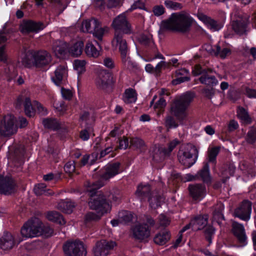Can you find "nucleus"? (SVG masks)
Returning a JSON list of instances; mask_svg holds the SVG:
<instances>
[{
    "label": "nucleus",
    "mask_w": 256,
    "mask_h": 256,
    "mask_svg": "<svg viewBox=\"0 0 256 256\" xmlns=\"http://www.w3.org/2000/svg\"><path fill=\"white\" fill-rule=\"evenodd\" d=\"M192 18L185 12L172 13L170 18L162 22V30H170L182 33L188 32L192 24Z\"/></svg>",
    "instance_id": "obj_1"
},
{
    "label": "nucleus",
    "mask_w": 256,
    "mask_h": 256,
    "mask_svg": "<svg viewBox=\"0 0 256 256\" xmlns=\"http://www.w3.org/2000/svg\"><path fill=\"white\" fill-rule=\"evenodd\" d=\"M112 78L110 74L106 70H102L96 78V84L99 88L105 89L110 84Z\"/></svg>",
    "instance_id": "obj_21"
},
{
    "label": "nucleus",
    "mask_w": 256,
    "mask_h": 256,
    "mask_svg": "<svg viewBox=\"0 0 256 256\" xmlns=\"http://www.w3.org/2000/svg\"><path fill=\"white\" fill-rule=\"evenodd\" d=\"M193 153L198 155L196 148L191 145L187 144L182 146L178 153L179 162L186 168H190L196 162V158L193 157Z\"/></svg>",
    "instance_id": "obj_3"
},
{
    "label": "nucleus",
    "mask_w": 256,
    "mask_h": 256,
    "mask_svg": "<svg viewBox=\"0 0 256 256\" xmlns=\"http://www.w3.org/2000/svg\"><path fill=\"white\" fill-rule=\"evenodd\" d=\"M52 50L56 56H64L68 52V44L63 41H54L52 44Z\"/></svg>",
    "instance_id": "obj_25"
},
{
    "label": "nucleus",
    "mask_w": 256,
    "mask_h": 256,
    "mask_svg": "<svg viewBox=\"0 0 256 256\" xmlns=\"http://www.w3.org/2000/svg\"><path fill=\"white\" fill-rule=\"evenodd\" d=\"M133 236L138 240H143L150 235V230L146 224H136L132 228Z\"/></svg>",
    "instance_id": "obj_18"
},
{
    "label": "nucleus",
    "mask_w": 256,
    "mask_h": 256,
    "mask_svg": "<svg viewBox=\"0 0 256 256\" xmlns=\"http://www.w3.org/2000/svg\"><path fill=\"white\" fill-rule=\"evenodd\" d=\"M218 152V148H213L210 150L208 153V162L216 164V158Z\"/></svg>",
    "instance_id": "obj_54"
},
{
    "label": "nucleus",
    "mask_w": 256,
    "mask_h": 256,
    "mask_svg": "<svg viewBox=\"0 0 256 256\" xmlns=\"http://www.w3.org/2000/svg\"><path fill=\"white\" fill-rule=\"evenodd\" d=\"M84 46L82 41H78L70 46L68 44V52L73 56H80L82 52Z\"/></svg>",
    "instance_id": "obj_29"
},
{
    "label": "nucleus",
    "mask_w": 256,
    "mask_h": 256,
    "mask_svg": "<svg viewBox=\"0 0 256 256\" xmlns=\"http://www.w3.org/2000/svg\"><path fill=\"white\" fill-rule=\"evenodd\" d=\"M106 212L99 210H96V212H88L85 216V221L86 222L98 221L100 219L102 216Z\"/></svg>",
    "instance_id": "obj_43"
},
{
    "label": "nucleus",
    "mask_w": 256,
    "mask_h": 256,
    "mask_svg": "<svg viewBox=\"0 0 256 256\" xmlns=\"http://www.w3.org/2000/svg\"><path fill=\"white\" fill-rule=\"evenodd\" d=\"M232 232L238 242L244 246L246 244V236L244 227L242 224L236 222L232 223Z\"/></svg>",
    "instance_id": "obj_19"
},
{
    "label": "nucleus",
    "mask_w": 256,
    "mask_h": 256,
    "mask_svg": "<svg viewBox=\"0 0 256 256\" xmlns=\"http://www.w3.org/2000/svg\"><path fill=\"white\" fill-rule=\"evenodd\" d=\"M112 26L114 30V33L116 32L122 34L132 33L131 25L124 13L120 14L113 20Z\"/></svg>",
    "instance_id": "obj_6"
},
{
    "label": "nucleus",
    "mask_w": 256,
    "mask_h": 256,
    "mask_svg": "<svg viewBox=\"0 0 256 256\" xmlns=\"http://www.w3.org/2000/svg\"><path fill=\"white\" fill-rule=\"evenodd\" d=\"M130 146L134 147L136 150L140 152L146 150V144L144 141L138 137L132 138L130 140Z\"/></svg>",
    "instance_id": "obj_36"
},
{
    "label": "nucleus",
    "mask_w": 256,
    "mask_h": 256,
    "mask_svg": "<svg viewBox=\"0 0 256 256\" xmlns=\"http://www.w3.org/2000/svg\"><path fill=\"white\" fill-rule=\"evenodd\" d=\"M34 66L41 68L48 64L52 61L50 54L46 50H42L32 53Z\"/></svg>",
    "instance_id": "obj_13"
},
{
    "label": "nucleus",
    "mask_w": 256,
    "mask_h": 256,
    "mask_svg": "<svg viewBox=\"0 0 256 256\" xmlns=\"http://www.w3.org/2000/svg\"><path fill=\"white\" fill-rule=\"evenodd\" d=\"M246 142L252 144L256 140V128H252L248 132L246 138Z\"/></svg>",
    "instance_id": "obj_53"
},
{
    "label": "nucleus",
    "mask_w": 256,
    "mask_h": 256,
    "mask_svg": "<svg viewBox=\"0 0 256 256\" xmlns=\"http://www.w3.org/2000/svg\"><path fill=\"white\" fill-rule=\"evenodd\" d=\"M152 12L154 16H159L165 12V9L162 5H157L154 6Z\"/></svg>",
    "instance_id": "obj_58"
},
{
    "label": "nucleus",
    "mask_w": 256,
    "mask_h": 256,
    "mask_svg": "<svg viewBox=\"0 0 256 256\" xmlns=\"http://www.w3.org/2000/svg\"><path fill=\"white\" fill-rule=\"evenodd\" d=\"M16 190V184L11 176L0 175V194L10 195Z\"/></svg>",
    "instance_id": "obj_11"
},
{
    "label": "nucleus",
    "mask_w": 256,
    "mask_h": 256,
    "mask_svg": "<svg viewBox=\"0 0 256 256\" xmlns=\"http://www.w3.org/2000/svg\"><path fill=\"white\" fill-rule=\"evenodd\" d=\"M118 218L122 222L126 223L132 220L133 214L130 212L122 210L119 212Z\"/></svg>",
    "instance_id": "obj_48"
},
{
    "label": "nucleus",
    "mask_w": 256,
    "mask_h": 256,
    "mask_svg": "<svg viewBox=\"0 0 256 256\" xmlns=\"http://www.w3.org/2000/svg\"><path fill=\"white\" fill-rule=\"evenodd\" d=\"M224 208V206L222 203L218 204L215 207L214 210L213 212V218L218 223H219L221 220L224 219V216L222 214Z\"/></svg>",
    "instance_id": "obj_44"
},
{
    "label": "nucleus",
    "mask_w": 256,
    "mask_h": 256,
    "mask_svg": "<svg viewBox=\"0 0 256 256\" xmlns=\"http://www.w3.org/2000/svg\"><path fill=\"white\" fill-rule=\"evenodd\" d=\"M46 218L49 220L58 222L60 224L66 223L62 215L56 211L48 212L47 213Z\"/></svg>",
    "instance_id": "obj_38"
},
{
    "label": "nucleus",
    "mask_w": 256,
    "mask_h": 256,
    "mask_svg": "<svg viewBox=\"0 0 256 256\" xmlns=\"http://www.w3.org/2000/svg\"><path fill=\"white\" fill-rule=\"evenodd\" d=\"M63 250L66 256H86V251L83 243L80 241L66 242Z\"/></svg>",
    "instance_id": "obj_7"
},
{
    "label": "nucleus",
    "mask_w": 256,
    "mask_h": 256,
    "mask_svg": "<svg viewBox=\"0 0 256 256\" xmlns=\"http://www.w3.org/2000/svg\"><path fill=\"white\" fill-rule=\"evenodd\" d=\"M237 116L241 120L242 122L246 124H249L251 122L252 120L248 111L242 107H238L237 110Z\"/></svg>",
    "instance_id": "obj_40"
},
{
    "label": "nucleus",
    "mask_w": 256,
    "mask_h": 256,
    "mask_svg": "<svg viewBox=\"0 0 256 256\" xmlns=\"http://www.w3.org/2000/svg\"><path fill=\"white\" fill-rule=\"evenodd\" d=\"M54 106L60 114H63L66 110V106L64 101H58L54 102Z\"/></svg>",
    "instance_id": "obj_57"
},
{
    "label": "nucleus",
    "mask_w": 256,
    "mask_h": 256,
    "mask_svg": "<svg viewBox=\"0 0 256 256\" xmlns=\"http://www.w3.org/2000/svg\"><path fill=\"white\" fill-rule=\"evenodd\" d=\"M180 144V141L175 138L170 140L168 144V148H158L157 152H156L154 156V159L156 161L163 160L166 156L170 155L174 148Z\"/></svg>",
    "instance_id": "obj_16"
},
{
    "label": "nucleus",
    "mask_w": 256,
    "mask_h": 256,
    "mask_svg": "<svg viewBox=\"0 0 256 256\" xmlns=\"http://www.w3.org/2000/svg\"><path fill=\"white\" fill-rule=\"evenodd\" d=\"M4 74L8 81H10L15 78L18 76V72L14 66L10 64L5 68Z\"/></svg>",
    "instance_id": "obj_41"
},
{
    "label": "nucleus",
    "mask_w": 256,
    "mask_h": 256,
    "mask_svg": "<svg viewBox=\"0 0 256 256\" xmlns=\"http://www.w3.org/2000/svg\"><path fill=\"white\" fill-rule=\"evenodd\" d=\"M51 1L56 4L54 10L58 16L68 6V2L64 0H51Z\"/></svg>",
    "instance_id": "obj_46"
},
{
    "label": "nucleus",
    "mask_w": 256,
    "mask_h": 256,
    "mask_svg": "<svg viewBox=\"0 0 256 256\" xmlns=\"http://www.w3.org/2000/svg\"><path fill=\"white\" fill-rule=\"evenodd\" d=\"M188 189L190 196L196 200L202 198L206 192L205 186L202 184L190 185Z\"/></svg>",
    "instance_id": "obj_22"
},
{
    "label": "nucleus",
    "mask_w": 256,
    "mask_h": 256,
    "mask_svg": "<svg viewBox=\"0 0 256 256\" xmlns=\"http://www.w3.org/2000/svg\"><path fill=\"white\" fill-rule=\"evenodd\" d=\"M208 51L212 54L218 56L222 58H225L230 54V50L229 48H226L222 49L218 44L216 45L214 48H210Z\"/></svg>",
    "instance_id": "obj_28"
},
{
    "label": "nucleus",
    "mask_w": 256,
    "mask_h": 256,
    "mask_svg": "<svg viewBox=\"0 0 256 256\" xmlns=\"http://www.w3.org/2000/svg\"><path fill=\"white\" fill-rule=\"evenodd\" d=\"M198 17L212 31L219 30L223 26L221 22L216 21L210 17L202 14H199Z\"/></svg>",
    "instance_id": "obj_24"
},
{
    "label": "nucleus",
    "mask_w": 256,
    "mask_h": 256,
    "mask_svg": "<svg viewBox=\"0 0 256 256\" xmlns=\"http://www.w3.org/2000/svg\"><path fill=\"white\" fill-rule=\"evenodd\" d=\"M42 124L45 128L54 130H58L60 128V123L54 118H46L42 120Z\"/></svg>",
    "instance_id": "obj_31"
},
{
    "label": "nucleus",
    "mask_w": 256,
    "mask_h": 256,
    "mask_svg": "<svg viewBox=\"0 0 256 256\" xmlns=\"http://www.w3.org/2000/svg\"><path fill=\"white\" fill-rule=\"evenodd\" d=\"M48 190H46V187L44 184H38L34 188V193L38 196L52 194V192H49Z\"/></svg>",
    "instance_id": "obj_50"
},
{
    "label": "nucleus",
    "mask_w": 256,
    "mask_h": 256,
    "mask_svg": "<svg viewBox=\"0 0 256 256\" xmlns=\"http://www.w3.org/2000/svg\"><path fill=\"white\" fill-rule=\"evenodd\" d=\"M116 242L112 241L101 240L98 241L93 248V253L94 256H106L109 250L116 246Z\"/></svg>",
    "instance_id": "obj_12"
},
{
    "label": "nucleus",
    "mask_w": 256,
    "mask_h": 256,
    "mask_svg": "<svg viewBox=\"0 0 256 256\" xmlns=\"http://www.w3.org/2000/svg\"><path fill=\"white\" fill-rule=\"evenodd\" d=\"M68 70L64 66H59L54 71V75L52 80L57 86L61 84L62 80L67 76Z\"/></svg>",
    "instance_id": "obj_26"
},
{
    "label": "nucleus",
    "mask_w": 256,
    "mask_h": 256,
    "mask_svg": "<svg viewBox=\"0 0 256 256\" xmlns=\"http://www.w3.org/2000/svg\"><path fill=\"white\" fill-rule=\"evenodd\" d=\"M64 169L66 173L72 174L75 170V164L73 161L68 162L64 166Z\"/></svg>",
    "instance_id": "obj_59"
},
{
    "label": "nucleus",
    "mask_w": 256,
    "mask_h": 256,
    "mask_svg": "<svg viewBox=\"0 0 256 256\" xmlns=\"http://www.w3.org/2000/svg\"><path fill=\"white\" fill-rule=\"evenodd\" d=\"M76 204L74 202L68 200H61L57 205V208L66 214L72 212Z\"/></svg>",
    "instance_id": "obj_27"
},
{
    "label": "nucleus",
    "mask_w": 256,
    "mask_h": 256,
    "mask_svg": "<svg viewBox=\"0 0 256 256\" xmlns=\"http://www.w3.org/2000/svg\"><path fill=\"white\" fill-rule=\"evenodd\" d=\"M194 98V94L190 92H186L176 98L170 106L171 114L180 120H186L188 116L186 110Z\"/></svg>",
    "instance_id": "obj_2"
},
{
    "label": "nucleus",
    "mask_w": 256,
    "mask_h": 256,
    "mask_svg": "<svg viewBox=\"0 0 256 256\" xmlns=\"http://www.w3.org/2000/svg\"><path fill=\"white\" fill-rule=\"evenodd\" d=\"M86 62L84 60H76L74 61V66L77 70L78 74H80L85 71Z\"/></svg>",
    "instance_id": "obj_49"
},
{
    "label": "nucleus",
    "mask_w": 256,
    "mask_h": 256,
    "mask_svg": "<svg viewBox=\"0 0 256 256\" xmlns=\"http://www.w3.org/2000/svg\"><path fill=\"white\" fill-rule=\"evenodd\" d=\"M44 28V24L40 22H36L32 20L24 21L20 25V32L23 34L38 32Z\"/></svg>",
    "instance_id": "obj_17"
},
{
    "label": "nucleus",
    "mask_w": 256,
    "mask_h": 256,
    "mask_svg": "<svg viewBox=\"0 0 256 256\" xmlns=\"http://www.w3.org/2000/svg\"><path fill=\"white\" fill-rule=\"evenodd\" d=\"M212 72L210 69L208 70L207 72ZM199 80L202 84L208 86H214L218 84V81L214 76H210L208 72L203 74L200 78Z\"/></svg>",
    "instance_id": "obj_30"
},
{
    "label": "nucleus",
    "mask_w": 256,
    "mask_h": 256,
    "mask_svg": "<svg viewBox=\"0 0 256 256\" xmlns=\"http://www.w3.org/2000/svg\"><path fill=\"white\" fill-rule=\"evenodd\" d=\"M236 20L232 22V27L235 32L238 34H242L246 32L249 16L246 14L235 15Z\"/></svg>",
    "instance_id": "obj_15"
},
{
    "label": "nucleus",
    "mask_w": 256,
    "mask_h": 256,
    "mask_svg": "<svg viewBox=\"0 0 256 256\" xmlns=\"http://www.w3.org/2000/svg\"><path fill=\"white\" fill-rule=\"evenodd\" d=\"M159 224L162 226H166L170 223V220L164 214H160L158 218Z\"/></svg>",
    "instance_id": "obj_63"
},
{
    "label": "nucleus",
    "mask_w": 256,
    "mask_h": 256,
    "mask_svg": "<svg viewBox=\"0 0 256 256\" xmlns=\"http://www.w3.org/2000/svg\"><path fill=\"white\" fill-rule=\"evenodd\" d=\"M208 214L200 215L195 217L190 221L192 228L194 230H200L208 224Z\"/></svg>",
    "instance_id": "obj_23"
},
{
    "label": "nucleus",
    "mask_w": 256,
    "mask_h": 256,
    "mask_svg": "<svg viewBox=\"0 0 256 256\" xmlns=\"http://www.w3.org/2000/svg\"><path fill=\"white\" fill-rule=\"evenodd\" d=\"M166 104V100L164 97H160L159 100L156 102L154 108H164Z\"/></svg>",
    "instance_id": "obj_62"
},
{
    "label": "nucleus",
    "mask_w": 256,
    "mask_h": 256,
    "mask_svg": "<svg viewBox=\"0 0 256 256\" xmlns=\"http://www.w3.org/2000/svg\"><path fill=\"white\" fill-rule=\"evenodd\" d=\"M208 70H202V67L200 65H196L194 69L192 70V74L194 76H198L200 74L203 75V74L206 73Z\"/></svg>",
    "instance_id": "obj_64"
},
{
    "label": "nucleus",
    "mask_w": 256,
    "mask_h": 256,
    "mask_svg": "<svg viewBox=\"0 0 256 256\" xmlns=\"http://www.w3.org/2000/svg\"><path fill=\"white\" fill-rule=\"evenodd\" d=\"M98 20L95 18H92L90 20H86L82 22V30L84 32H92L96 29Z\"/></svg>",
    "instance_id": "obj_33"
},
{
    "label": "nucleus",
    "mask_w": 256,
    "mask_h": 256,
    "mask_svg": "<svg viewBox=\"0 0 256 256\" xmlns=\"http://www.w3.org/2000/svg\"><path fill=\"white\" fill-rule=\"evenodd\" d=\"M198 178L200 177L204 182L210 183L211 177L210 174L209 165L208 162L204 164L203 168L197 174Z\"/></svg>",
    "instance_id": "obj_32"
},
{
    "label": "nucleus",
    "mask_w": 256,
    "mask_h": 256,
    "mask_svg": "<svg viewBox=\"0 0 256 256\" xmlns=\"http://www.w3.org/2000/svg\"><path fill=\"white\" fill-rule=\"evenodd\" d=\"M164 4L167 8L174 10H180L183 8L182 4L172 0H164Z\"/></svg>",
    "instance_id": "obj_47"
},
{
    "label": "nucleus",
    "mask_w": 256,
    "mask_h": 256,
    "mask_svg": "<svg viewBox=\"0 0 256 256\" xmlns=\"http://www.w3.org/2000/svg\"><path fill=\"white\" fill-rule=\"evenodd\" d=\"M119 162H114L106 165L100 174V180L106 181L120 172Z\"/></svg>",
    "instance_id": "obj_14"
},
{
    "label": "nucleus",
    "mask_w": 256,
    "mask_h": 256,
    "mask_svg": "<svg viewBox=\"0 0 256 256\" xmlns=\"http://www.w3.org/2000/svg\"><path fill=\"white\" fill-rule=\"evenodd\" d=\"M60 174H54L53 173H49L47 174L44 175L43 176V178L45 181L51 180H58L60 179Z\"/></svg>",
    "instance_id": "obj_60"
},
{
    "label": "nucleus",
    "mask_w": 256,
    "mask_h": 256,
    "mask_svg": "<svg viewBox=\"0 0 256 256\" xmlns=\"http://www.w3.org/2000/svg\"><path fill=\"white\" fill-rule=\"evenodd\" d=\"M138 40L142 44L148 46L153 44L152 36L150 35L141 34L138 38Z\"/></svg>",
    "instance_id": "obj_52"
},
{
    "label": "nucleus",
    "mask_w": 256,
    "mask_h": 256,
    "mask_svg": "<svg viewBox=\"0 0 256 256\" xmlns=\"http://www.w3.org/2000/svg\"><path fill=\"white\" fill-rule=\"evenodd\" d=\"M170 238V234L167 231H164L158 234L154 238V242L158 245L164 244Z\"/></svg>",
    "instance_id": "obj_34"
},
{
    "label": "nucleus",
    "mask_w": 256,
    "mask_h": 256,
    "mask_svg": "<svg viewBox=\"0 0 256 256\" xmlns=\"http://www.w3.org/2000/svg\"><path fill=\"white\" fill-rule=\"evenodd\" d=\"M165 126L168 128H174L178 126V124L174 118L170 115H168L165 118Z\"/></svg>",
    "instance_id": "obj_51"
},
{
    "label": "nucleus",
    "mask_w": 256,
    "mask_h": 256,
    "mask_svg": "<svg viewBox=\"0 0 256 256\" xmlns=\"http://www.w3.org/2000/svg\"><path fill=\"white\" fill-rule=\"evenodd\" d=\"M148 200L150 207L155 209L160 206L161 202L163 201V198L160 194L152 192L148 197Z\"/></svg>",
    "instance_id": "obj_35"
},
{
    "label": "nucleus",
    "mask_w": 256,
    "mask_h": 256,
    "mask_svg": "<svg viewBox=\"0 0 256 256\" xmlns=\"http://www.w3.org/2000/svg\"><path fill=\"white\" fill-rule=\"evenodd\" d=\"M129 142L128 138L123 136L122 138L119 139L118 148L120 149H126L128 146Z\"/></svg>",
    "instance_id": "obj_61"
},
{
    "label": "nucleus",
    "mask_w": 256,
    "mask_h": 256,
    "mask_svg": "<svg viewBox=\"0 0 256 256\" xmlns=\"http://www.w3.org/2000/svg\"><path fill=\"white\" fill-rule=\"evenodd\" d=\"M16 240L12 234L6 232L0 238V248L4 250L12 249Z\"/></svg>",
    "instance_id": "obj_20"
},
{
    "label": "nucleus",
    "mask_w": 256,
    "mask_h": 256,
    "mask_svg": "<svg viewBox=\"0 0 256 256\" xmlns=\"http://www.w3.org/2000/svg\"><path fill=\"white\" fill-rule=\"evenodd\" d=\"M22 62L26 67L30 68L32 66H34V59L32 56V54H26L22 58Z\"/></svg>",
    "instance_id": "obj_55"
},
{
    "label": "nucleus",
    "mask_w": 256,
    "mask_h": 256,
    "mask_svg": "<svg viewBox=\"0 0 256 256\" xmlns=\"http://www.w3.org/2000/svg\"><path fill=\"white\" fill-rule=\"evenodd\" d=\"M14 116L10 114L4 116L0 122V134L4 136H10L16 132Z\"/></svg>",
    "instance_id": "obj_5"
},
{
    "label": "nucleus",
    "mask_w": 256,
    "mask_h": 256,
    "mask_svg": "<svg viewBox=\"0 0 256 256\" xmlns=\"http://www.w3.org/2000/svg\"><path fill=\"white\" fill-rule=\"evenodd\" d=\"M104 32V29L100 26L99 22L96 26V29L92 32L93 35L99 40H102Z\"/></svg>",
    "instance_id": "obj_56"
},
{
    "label": "nucleus",
    "mask_w": 256,
    "mask_h": 256,
    "mask_svg": "<svg viewBox=\"0 0 256 256\" xmlns=\"http://www.w3.org/2000/svg\"><path fill=\"white\" fill-rule=\"evenodd\" d=\"M113 46L118 48L123 62H126L128 54V48L126 40L123 37L122 34L114 33V38L112 42Z\"/></svg>",
    "instance_id": "obj_8"
},
{
    "label": "nucleus",
    "mask_w": 256,
    "mask_h": 256,
    "mask_svg": "<svg viewBox=\"0 0 256 256\" xmlns=\"http://www.w3.org/2000/svg\"><path fill=\"white\" fill-rule=\"evenodd\" d=\"M88 204L91 209L106 213L110 211V204L106 201L104 196L101 194L91 198Z\"/></svg>",
    "instance_id": "obj_9"
},
{
    "label": "nucleus",
    "mask_w": 256,
    "mask_h": 256,
    "mask_svg": "<svg viewBox=\"0 0 256 256\" xmlns=\"http://www.w3.org/2000/svg\"><path fill=\"white\" fill-rule=\"evenodd\" d=\"M104 185V182L94 183L86 182L85 184L87 192L91 193V196H92L93 194L96 193V190L102 186Z\"/></svg>",
    "instance_id": "obj_45"
},
{
    "label": "nucleus",
    "mask_w": 256,
    "mask_h": 256,
    "mask_svg": "<svg viewBox=\"0 0 256 256\" xmlns=\"http://www.w3.org/2000/svg\"><path fill=\"white\" fill-rule=\"evenodd\" d=\"M251 213L252 202L248 200H244L234 210L233 216L247 222L250 219Z\"/></svg>",
    "instance_id": "obj_10"
},
{
    "label": "nucleus",
    "mask_w": 256,
    "mask_h": 256,
    "mask_svg": "<svg viewBox=\"0 0 256 256\" xmlns=\"http://www.w3.org/2000/svg\"><path fill=\"white\" fill-rule=\"evenodd\" d=\"M150 185L140 184L138 186L136 194L137 196L143 199L147 196H150Z\"/></svg>",
    "instance_id": "obj_37"
},
{
    "label": "nucleus",
    "mask_w": 256,
    "mask_h": 256,
    "mask_svg": "<svg viewBox=\"0 0 256 256\" xmlns=\"http://www.w3.org/2000/svg\"><path fill=\"white\" fill-rule=\"evenodd\" d=\"M20 232L22 236L26 238L42 235V223L38 218H32L24 224Z\"/></svg>",
    "instance_id": "obj_4"
},
{
    "label": "nucleus",
    "mask_w": 256,
    "mask_h": 256,
    "mask_svg": "<svg viewBox=\"0 0 256 256\" xmlns=\"http://www.w3.org/2000/svg\"><path fill=\"white\" fill-rule=\"evenodd\" d=\"M85 52L89 57L98 58L100 55L98 50L94 46L92 42H88L86 46Z\"/></svg>",
    "instance_id": "obj_42"
},
{
    "label": "nucleus",
    "mask_w": 256,
    "mask_h": 256,
    "mask_svg": "<svg viewBox=\"0 0 256 256\" xmlns=\"http://www.w3.org/2000/svg\"><path fill=\"white\" fill-rule=\"evenodd\" d=\"M137 99V94L135 90L128 88L125 90L123 100L126 103L134 102Z\"/></svg>",
    "instance_id": "obj_39"
}]
</instances>
